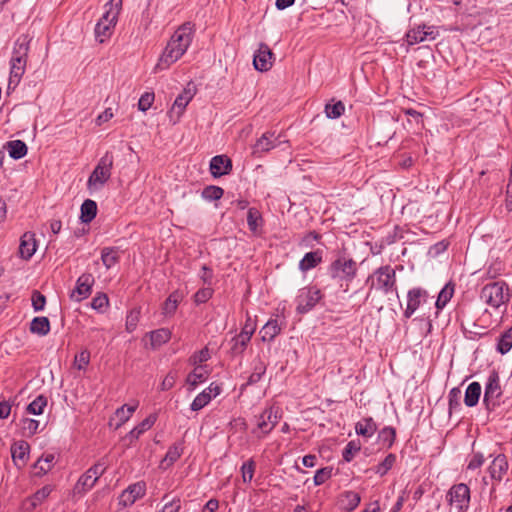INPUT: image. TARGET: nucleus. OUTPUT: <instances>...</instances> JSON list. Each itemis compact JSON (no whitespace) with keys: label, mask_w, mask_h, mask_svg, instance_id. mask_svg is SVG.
Returning a JSON list of instances; mask_svg holds the SVG:
<instances>
[{"label":"nucleus","mask_w":512,"mask_h":512,"mask_svg":"<svg viewBox=\"0 0 512 512\" xmlns=\"http://www.w3.org/2000/svg\"><path fill=\"white\" fill-rule=\"evenodd\" d=\"M94 284V277L90 273L82 274L77 282L76 287L72 291L70 297L76 302H81L91 294L92 285Z\"/></svg>","instance_id":"obj_11"},{"label":"nucleus","mask_w":512,"mask_h":512,"mask_svg":"<svg viewBox=\"0 0 512 512\" xmlns=\"http://www.w3.org/2000/svg\"><path fill=\"white\" fill-rule=\"evenodd\" d=\"M52 492V488L49 485H46L36 491L27 502L30 503V508L35 509L38 505H40Z\"/></svg>","instance_id":"obj_40"},{"label":"nucleus","mask_w":512,"mask_h":512,"mask_svg":"<svg viewBox=\"0 0 512 512\" xmlns=\"http://www.w3.org/2000/svg\"><path fill=\"white\" fill-rule=\"evenodd\" d=\"M481 385L478 382H472L468 385L465 391L464 403L468 407L477 405L481 396Z\"/></svg>","instance_id":"obj_29"},{"label":"nucleus","mask_w":512,"mask_h":512,"mask_svg":"<svg viewBox=\"0 0 512 512\" xmlns=\"http://www.w3.org/2000/svg\"><path fill=\"white\" fill-rule=\"evenodd\" d=\"M171 338V332L169 329L161 328L150 332L151 345L153 347H159L162 344L168 342Z\"/></svg>","instance_id":"obj_36"},{"label":"nucleus","mask_w":512,"mask_h":512,"mask_svg":"<svg viewBox=\"0 0 512 512\" xmlns=\"http://www.w3.org/2000/svg\"><path fill=\"white\" fill-rule=\"evenodd\" d=\"M328 271L333 280L346 283V288L344 289L346 292L348 291L349 283L357 276L358 264L351 257L339 254L329 265Z\"/></svg>","instance_id":"obj_2"},{"label":"nucleus","mask_w":512,"mask_h":512,"mask_svg":"<svg viewBox=\"0 0 512 512\" xmlns=\"http://www.w3.org/2000/svg\"><path fill=\"white\" fill-rule=\"evenodd\" d=\"M97 214V204L91 199H86L81 205L80 219L83 223H90Z\"/></svg>","instance_id":"obj_33"},{"label":"nucleus","mask_w":512,"mask_h":512,"mask_svg":"<svg viewBox=\"0 0 512 512\" xmlns=\"http://www.w3.org/2000/svg\"><path fill=\"white\" fill-rule=\"evenodd\" d=\"M424 29L425 25L418 26L416 28L409 30L406 33V41L408 45H414L426 41V36H424Z\"/></svg>","instance_id":"obj_44"},{"label":"nucleus","mask_w":512,"mask_h":512,"mask_svg":"<svg viewBox=\"0 0 512 512\" xmlns=\"http://www.w3.org/2000/svg\"><path fill=\"white\" fill-rule=\"evenodd\" d=\"M181 301V295L175 291L171 293L163 304V314L166 316H172Z\"/></svg>","instance_id":"obj_38"},{"label":"nucleus","mask_w":512,"mask_h":512,"mask_svg":"<svg viewBox=\"0 0 512 512\" xmlns=\"http://www.w3.org/2000/svg\"><path fill=\"white\" fill-rule=\"evenodd\" d=\"M213 295V290L210 287L199 289L194 295L196 304L206 303Z\"/></svg>","instance_id":"obj_61"},{"label":"nucleus","mask_w":512,"mask_h":512,"mask_svg":"<svg viewBox=\"0 0 512 512\" xmlns=\"http://www.w3.org/2000/svg\"><path fill=\"white\" fill-rule=\"evenodd\" d=\"M27 62L10 59V74L8 80V90H14L20 83L25 71Z\"/></svg>","instance_id":"obj_20"},{"label":"nucleus","mask_w":512,"mask_h":512,"mask_svg":"<svg viewBox=\"0 0 512 512\" xmlns=\"http://www.w3.org/2000/svg\"><path fill=\"white\" fill-rule=\"evenodd\" d=\"M453 294H454V284L449 282L439 292L437 300H436V307L438 309H442L450 301Z\"/></svg>","instance_id":"obj_39"},{"label":"nucleus","mask_w":512,"mask_h":512,"mask_svg":"<svg viewBox=\"0 0 512 512\" xmlns=\"http://www.w3.org/2000/svg\"><path fill=\"white\" fill-rule=\"evenodd\" d=\"M378 437H379V440L383 443V445H385L388 448H390L393 445L394 441H395L396 430L393 427H390V426L384 427L379 432Z\"/></svg>","instance_id":"obj_51"},{"label":"nucleus","mask_w":512,"mask_h":512,"mask_svg":"<svg viewBox=\"0 0 512 512\" xmlns=\"http://www.w3.org/2000/svg\"><path fill=\"white\" fill-rule=\"evenodd\" d=\"M446 501L451 509L466 512L470 504V488L464 484H454L446 494Z\"/></svg>","instance_id":"obj_4"},{"label":"nucleus","mask_w":512,"mask_h":512,"mask_svg":"<svg viewBox=\"0 0 512 512\" xmlns=\"http://www.w3.org/2000/svg\"><path fill=\"white\" fill-rule=\"evenodd\" d=\"M232 170V162L226 155L214 156L210 161V172L214 178L227 175Z\"/></svg>","instance_id":"obj_16"},{"label":"nucleus","mask_w":512,"mask_h":512,"mask_svg":"<svg viewBox=\"0 0 512 512\" xmlns=\"http://www.w3.org/2000/svg\"><path fill=\"white\" fill-rule=\"evenodd\" d=\"M224 194V190L219 186H207L202 191V197L206 200H219Z\"/></svg>","instance_id":"obj_54"},{"label":"nucleus","mask_w":512,"mask_h":512,"mask_svg":"<svg viewBox=\"0 0 512 512\" xmlns=\"http://www.w3.org/2000/svg\"><path fill=\"white\" fill-rule=\"evenodd\" d=\"M9 156L15 160L23 158L27 154V145L21 140H12L6 143Z\"/></svg>","instance_id":"obj_31"},{"label":"nucleus","mask_w":512,"mask_h":512,"mask_svg":"<svg viewBox=\"0 0 512 512\" xmlns=\"http://www.w3.org/2000/svg\"><path fill=\"white\" fill-rule=\"evenodd\" d=\"M366 283L369 284L370 287L365 300L369 299L373 290L380 291L385 295L394 292L396 296H398L396 272L390 265H384L376 269L368 276Z\"/></svg>","instance_id":"obj_1"},{"label":"nucleus","mask_w":512,"mask_h":512,"mask_svg":"<svg viewBox=\"0 0 512 512\" xmlns=\"http://www.w3.org/2000/svg\"><path fill=\"white\" fill-rule=\"evenodd\" d=\"M39 427V421L34 419H24L23 420V430L28 436H32L37 433Z\"/></svg>","instance_id":"obj_63"},{"label":"nucleus","mask_w":512,"mask_h":512,"mask_svg":"<svg viewBox=\"0 0 512 512\" xmlns=\"http://www.w3.org/2000/svg\"><path fill=\"white\" fill-rule=\"evenodd\" d=\"M31 301L35 311L43 310L46 304L45 296L37 290L33 291Z\"/></svg>","instance_id":"obj_62"},{"label":"nucleus","mask_w":512,"mask_h":512,"mask_svg":"<svg viewBox=\"0 0 512 512\" xmlns=\"http://www.w3.org/2000/svg\"><path fill=\"white\" fill-rule=\"evenodd\" d=\"M37 244L35 234L32 232H25L19 245V255L24 260H29L36 252Z\"/></svg>","instance_id":"obj_21"},{"label":"nucleus","mask_w":512,"mask_h":512,"mask_svg":"<svg viewBox=\"0 0 512 512\" xmlns=\"http://www.w3.org/2000/svg\"><path fill=\"white\" fill-rule=\"evenodd\" d=\"M361 449V444L359 441H350L347 443V445L345 446L344 450H343V453H342V456H343V459L346 461V462H350L352 461V459L354 458L355 454L357 452H359Z\"/></svg>","instance_id":"obj_55"},{"label":"nucleus","mask_w":512,"mask_h":512,"mask_svg":"<svg viewBox=\"0 0 512 512\" xmlns=\"http://www.w3.org/2000/svg\"><path fill=\"white\" fill-rule=\"evenodd\" d=\"M512 348V328L506 330L500 337L497 343V351L501 354H506Z\"/></svg>","instance_id":"obj_42"},{"label":"nucleus","mask_w":512,"mask_h":512,"mask_svg":"<svg viewBox=\"0 0 512 512\" xmlns=\"http://www.w3.org/2000/svg\"><path fill=\"white\" fill-rule=\"evenodd\" d=\"M101 259L104 266L109 269L119 261L118 249L114 247H106L102 250Z\"/></svg>","instance_id":"obj_37"},{"label":"nucleus","mask_w":512,"mask_h":512,"mask_svg":"<svg viewBox=\"0 0 512 512\" xmlns=\"http://www.w3.org/2000/svg\"><path fill=\"white\" fill-rule=\"evenodd\" d=\"M30 331L34 334L45 336L50 331V322L47 317H35L30 323Z\"/></svg>","instance_id":"obj_34"},{"label":"nucleus","mask_w":512,"mask_h":512,"mask_svg":"<svg viewBox=\"0 0 512 512\" xmlns=\"http://www.w3.org/2000/svg\"><path fill=\"white\" fill-rule=\"evenodd\" d=\"M271 415V410H264L256 420L257 429L253 431V433H257L258 438H262L268 435L273 430V424L269 417Z\"/></svg>","instance_id":"obj_25"},{"label":"nucleus","mask_w":512,"mask_h":512,"mask_svg":"<svg viewBox=\"0 0 512 512\" xmlns=\"http://www.w3.org/2000/svg\"><path fill=\"white\" fill-rule=\"evenodd\" d=\"M396 462V455L393 453L388 454L385 459L375 467V473L384 476L394 466Z\"/></svg>","instance_id":"obj_50"},{"label":"nucleus","mask_w":512,"mask_h":512,"mask_svg":"<svg viewBox=\"0 0 512 512\" xmlns=\"http://www.w3.org/2000/svg\"><path fill=\"white\" fill-rule=\"evenodd\" d=\"M193 94L190 90H184L181 94L177 96L175 99L171 110L169 111V117L173 120L175 124L183 114L186 106L192 100Z\"/></svg>","instance_id":"obj_18"},{"label":"nucleus","mask_w":512,"mask_h":512,"mask_svg":"<svg viewBox=\"0 0 512 512\" xmlns=\"http://www.w3.org/2000/svg\"><path fill=\"white\" fill-rule=\"evenodd\" d=\"M361 501L360 495L354 491H346L341 496V504L344 510L351 512L357 508Z\"/></svg>","instance_id":"obj_35"},{"label":"nucleus","mask_w":512,"mask_h":512,"mask_svg":"<svg viewBox=\"0 0 512 512\" xmlns=\"http://www.w3.org/2000/svg\"><path fill=\"white\" fill-rule=\"evenodd\" d=\"M117 9H108L98 20L95 26V38L99 43H104L113 33L118 20Z\"/></svg>","instance_id":"obj_5"},{"label":"nucleus","mask_w":512,"mask_h":512,"mask_svg":"<svg viewBox=\"0 0 512 512\" xmlns=\"http://www.w3.org/2000/svg\"><path fill=\"white\" fill-rule=\"evenodd\" d=\"M139 319L140 311L138 309L131 310L126 317V330L130 333L133 332L137 327Z\"/></svg>","instance_id":"obj_58"},{"label":"nucleus","mask_w":512,"mask_h":512,"mask_svg":"<svg viewBox=\"0 0 512 512\" xmlns=\"http://www.w3.org/2000/svg\"><path fill=\"white\" fill-rule=\"evenodd\" d=\"M212 400V395L205 389L200 394H198L193 402L191 403L192 411H199L204 408L210 401Z\"/></svg>","instance_id":"obj_49"},{"label":"nucleus","mask_w":512,"mask_h":512,"mask_svg":"<svg viewBox=\"0 0 512 512\" xmlns=\"http://www.w3.org/2000/svg\"><path fill=\"white\" fill-rule=\"evenodd\" d=\"M407 307L404 311L405 318H410L420 307L422 302L426 301L427 292L421 288H413L408 291Z\"/></svg>","instance_id":"obj_15"},{"label":"nucleus","mask_w":512,"mask_h":512,"mask_svg":"<svg viewBox=\"0 0 512 512\" xmlns=\"http://www.w3.org/2000/svg\"><path fill=\"white\" fill-rule=\"evenodd\" d=\"M322 262V251L316 250L308 252L299 262V269L303 272L315 268Z\"/></svg>","instance_id":"obj_27"},{"label":"nucleus","mask_w":512,"mask_h":512,"mask_svg":"<svg viewBox=\"0 0 512 512\" xmlns=\"http://www.w3.org/2000/svg\"><path fill=\"white\" fill-rule=\"evenodd\" d=\"M108 467V463L105 458H102L95 465L90 467L77 481L75 489L80 491H88L91 489L100 476L104 474Z\"/></svg>","instance_id":"obj_9"},{"label":"nucleus","mask_w":512,"mask_h":512,"mask_svg":"<svg viewBox=\"0 0 512 512\" xmlns=\"http://www.w3.org/2000/svg\"><path fill=\"white\" fill-rule=\"evenodd\" d=\"M322 297L323 294L317 287H306L301 289L296 297L297 312L300 314L309 312L316 306Z\"/></svg>","instance_id":"obj_10"},{"label":"nucleus","mask_w":512,"mask_h":512,"mask_svg":"<svg viewBox=\"0 0 512 512\" xmlns=\"http://www.w3.org/2000/svg\"><path fill=\"white\" fill-rule=\"evenodd\" d=\"M90 362V352L87 349L82 350L75 356L74 365L78 370H83Z\"/></svg>","instance_id":"obj_59"},{"label":"nucleus","mask_w":512,"mask_h":512,"mask_svg":"<svg viewBox=\"0 0 512 512\" xmlns=\"http://www.w3.org/2000/svg\"><path fill=\"white\" fill-rule=\"evenodd\" d=\"M281 331L277 320H269L260 330L261 340L271 342Z\"/></svg>","instance_id":"obj_32"},{"label":"nucleus","mask_w":512,"mask_h":512,"mask_svg":"<svg viewBox=\"0 0 512 512\" xmlns=\"http://www.w3.org/2000/svg\"><path fill=\"white\" fill-rule=\"evenodd\" d=\"M146 492V485L144 482H137L130 485L121 494L120 501L124 506H130L135 503L139 498H142Z\"/></svg>","instance_id":"obj_19"},{"label":"nucleus","mask_w":512,"mask_h":512,"mask_svg":"<svg viewBox=\"0 0 512 512\" xmlns=\"http://www.w3.org/2000/svg\"><path fill=\"white\" fill-rule=\"evenodd\" d=\"M207 378V371L202 367H196L191 373L188 374L186 382L194 389L199 383L205 381Z\"/></svg>","instance_id":"obj_41"},{"label":"nucleus","mask_w":512,"mask_h":512,"mask_svg":"<svg viewBox=\"0 0 512 512\" xmlns=\"http://www.w3.org/2000/svg\"><path fill=\"white\" fill-rule=\"evenodd\" d=\"M462 391L459 387H454L448 394L449 413L457 410L461 406Z\"/></svg>","instance_id":"obj_46"},{"label":"nucleus","mask_w":512,"mask_h":512,"mask_svg":"<svg viewBox=\"0 0 512 512\" xmlns=\"http://www.w3.org/2000/svg\"><path fill=\"white\" fill-rule=\"evenodd\" d=\"M278 137L275 133H264L254 145V154L268 152L279 145Z\"/></svg>","instance_id":"obj_24"},{"label":"nucleus","mask_w":512,"mask_h":512,"mask_svg":"<svg viewBox=\"0 0 512 512\" xmlns=\"http://www.w3.org/2000/svg\"><path fill=\"white\" fill-rule=\"evenodd\" d=\"M273 52L265 43H260L258 50L254 54L253 65L256 70L265 72L272 67Z\"/></svg>","instance_id":"obj_12"},{"label":"nucleus","mask_w":512,"mask_h":512,"mask_svg":"<svg viewBox=\"0 0 512 512\" xmlns=\"http://www.w3.org/2000/svg\"><path fill=\"white\" fill-rule=\"evenodd\" d=\"M332 467H324L316 471L314 475V484L316 486L324 484L332 476Z\"/></svg>","instance_id":"obj_57"},{"label":"nucleus","mask_w":512,"mask_h":512,"mask_svg":"<svg viewBox=\"0 0 512 512\" xmlns=\"http://www.w3.org/2000/svg\"><path fill=\"white\" fill-rule=\"evenodd\" d=\"M154 93L145 92L138 101V109L140 111H147L154 102Z\"/></svg>","instance_id":"obj_60"},{"label":"nucleus","mask_w":512,"mask_h":512,"mask_svg":"<svg viewBox=\"0 0 512 512\" xmlns=\"http://www.w3.org/2000/svg\"><path fill=\"white\" fill-rule=\"evenodd\" d=\"M249 342V336H247L246 332L234 336L230 341V354L234 357L241 355Z\"/></svg>","instance_id":"obj_30"},{"label":"nucleus","mask_w":512,"mask_h":512,"mask_svg":"<svg viewBox=\"0 0 512 512\" xmlns=\"http://www.w3.org/2000/svg\"><path fill=\"white\" fill-rule=\"evenodd\" d=\"M345 111V106L342 101H338L334 104H326L325 113L326 116L330 119L339 118Z\"/></svg>","instance_id":"obj_52"},{"label":"nucleus","mask_w":512,"mask_h":512,"mask_svg":"<svg viewBox=\"0 0 512 512\" xmlns=\"http://www.w3.org/2000/svg\"><path fill=\"white\" fill-rule=\"evenodd\" d=\"M377 431V425L372 417H365L355 424V432L363 437L370 438Z\"/></svg>","instance_id":"obj_26"},{"label":"nucleus","mask_w":512,"mask_h":512,"mask_svg":"<svg viewBox=\"0 0 512 512\" xmlns=\"http://www.w3.org/2000/svg\"><path fill=\"white\" fill-rule=\"evenodd\" d=\"M47 405V398L43 395L36 397L28 406L27 411L30 414L40 415Z\"/></svg>","instance_id":"obj_47"},{"label":"nucleus","mask_w":512,"mask_h":512,"mask_svg":"<svg viewBox=\"0 0 512 512\" xmlns=\"http://www.w3.org/2000/svg\"><path fill=\"white\" fill-rule=\"evenodd\" d=\"M137 405H123L118 408L115 412L116 417L119 419L120 423L117 425L118 427L128 421L132 414L135 412Z\"/></svg>","instance_id":"obj_53"},{"label":"nucleus","mask_w":512,"mask_h":512,"mask_svg":"<svg viewBox=\"0 0 512 512\" xmlns=\"http://www.w3.org/2000/svg\"><path fill=\"white\" fill-rule=\"evenodd\" d=\"M194 33L195 25L192 22H185L176 29L169 41H175V43L188 49L192 43Z\"/></svg>","instance_id":"obj_13"},{"label":"nucleus","mask_w":512,"mask_h":512,"mask_svg":"<svg viewBox=\"0 0 512 512\" xmlns=\"http://www.w3.org/2000/svg\"><path fill=\"white\" fill-rule=\"evenodd\" d=\"M502 396V389L500 386V379L496 372L489 375L485 385L483 403L487 410L493 411L500 404V397Z\"/></svg>","instance_id":"obj_8"},{"label":"nucleus","mask_w":512,"mask_h":512,"mask_svg":"<svg viewBox=\"0 0 512 512\" xmlns=\"http://www.w3.org/2000/svg\"><path fill=\"white\" fill-rule=\"evenodd\" d=\"M54 459L55 457L53 454H45L41 456L35 464V468L39 469L38 474H46L50 471L53 466Z\"/></svg>","instance_id":"obj_48"},{"label":"nucleus","mask_w":512,"mask_h":512,"mask_svg":"<svg viewBox=\"0 0 512 512\" xmlns=\"http://www.w3.org/2000/svg\"><path fill=\"white\" fill-rule=\"evenodd\" d=\"M480 298L487 305L499 308L510 299L509 287L504 281L488 283L482 288Z\"/></svg>","instance_id":"obj_3"},{"label":"nucleus","mask_w":512,"mask_h":512,"mask_svg":"<svg viewBox=\"0 0 512 512\" xmlns=\"http://www.w3.org/2000/svg\"><path fill=\"white\" fill-rule=\"evenodd\" d=\"M194 33L195 25L192 22H185L176 29L169 41H175V43L188 49L192 43Z\"/></svg>","instance_id":"obj_14"},{"label":"nucleus","mask_w":512,"mask_h":512,"mask_svg":"<svg viewBox=\"0 0 512 512\" xmlns=\"http://www.w3.org/2000/svg\"><path fill=\"white\" fill-rule=\"evenodd\" d=\"M508 468L509 464L506 456L503 454H499L494 458V460L488 467V472L492 479L501 481L504 475L507 473Z\"/></svg>","instance_id":"obj_22"},{"label":"nucleus","mask_w":512,"mask_h":512,"mask_svg":"<svg viewBox=\"0 0 512 512\" xmlns=\"http://www.w3.org/2000/svg\"><path fill=\"white\" fill-rule=\"evenodd\" d=\"M176 380H177V374L175 372H169L163 379V381L160 385V389L162 391L170 390L171 388L174 387Z\"/></svg>","instance_id":"obj_64"},{"label":"nucleus","mask_w":512,"mask_h":512,"mask_svg":"<svg viewBox=\"0 0 512 512\" xmlns=\"http://www.w3.org/2000/svg\"><path fill=\"white\" fill-rule=\"evenodd\" d=\"M186 51V47L180 46L179 44L175 43V41H168L158 59L154 70L157 72L168 69L172 64L178 61Z\"/></svg>","instance_id":"obj_7"},{"label":"nucleus","mask_w":512,"mask_h":512,"mask_svg":"<svg viewBox=\"0 0 512 512\" xmlns=\"http://www.w3.org/2000/svg\"><path fill=\"white\" fill-rule=\"evenodd\" d=\"M183 453V443L178 442L169 447L163 462H167V465H172L176 462Z\"/></svg>","instance_id":"obj_43"},{"label":"nucleus","mask_w":512,"mask_h":512,"mask_svg":"<svg viewBox=\"0 0 512 512\" xmlns=\"http://www.w3.org/2000/svg\"><path fill=\"white\" fill-rule=\"evenodd\" d=\"M262 216L256 208H250L247 213V224L252 232H256L262 225Z\"/></svg>","instance_id":"obj_45"},{"label":"nucleus","mask_w":512,"mask_h":512,"mask_svg":"<svg viewBox=\"0 0 512 512\" xmlns=\"http://www.w3.org/2000/svg\"><path fill=\"white\" fill-rule=\"evenodd\" d=\"M155 421H156V416L149 415L141 423H139L135 428H133L127 434L126 438L129 439L130 443H132L134 440H137L141 434H143L145 431L149 430L154 425Z\"/></svg>","instance_id":"obj_28"},{"label":"nucleus","mask_w":512,"mask_h":512,"mask_svg":"<svg viewBox=\"0 0 512 512\" xmlns=\"http://www.w3.org/2000/svg\"><path fill=\"white\" fill-rule=\"evenodd\" d=\"M114 157L110 152H106L102 156L94 168L88 179V185H100L103 186L111 176V169L113 167Z\"/></svg>","instance_id":"obj_6"},{"label":"nucleus","mask_w":512,"mask_h":512,"mask_svg":"<svg viewBox=\"0 0 512 512\" xmlns=\"http://www.w3.org/2000/svg\"><path fill=\"white\" fill-rule=\"evenodd\" d=\"M255 462L253 459L245 462L241 467L242 479L244 483H248L252 480L255 472Z\"/></svg>","instance_id":"obj_56"},{"label":"nucleus","mask_w":512,"mask_h":512,"mask_svg":"<svg viewBox=\"0 0 512 512\" xmlns=\"http://www.w3.org/2000/svg\"><path fill=\"white\" fill-rule=\"evenodd\" d=\"M29 450L30 446L25 441L14 443L11 446V455L15 465H17L18 467H22L26 464Z\"/></svg>","instance_id":"obj_23"},{"label":"nucleus","mask_w":512,"mask_h":512,"mask_svg":"<svg viewBox=\"0 0 512 512\" xmlns=\"http://www.w3.org/2000/svg\"><path fill=\"white\" fill-rule=\"evenodd\" d=\"M32 37L29 34H21L16 39L11 59L27 62Z\"/></svg>","instance_id":"obj_17"}]
</instances>
